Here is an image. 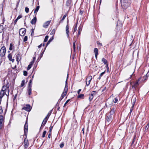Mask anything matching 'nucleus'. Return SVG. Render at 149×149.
Listing matches in <instances>:
<instances>
[{
  "mask_svg": "<svg viewBox=\"0 0 149 149\" xmlns=\"http://www.w3.org/2000/svg\"><path fill=\"white\" fill-rule=\"evenodd\" d=\"M121 5L123 8L126 9L130 5L128 0H120Z\"/></svg>",
  "mask_w": 149,
  "mask_h": 149,
  "instance_id": "obj_1",
  "label": "nucleus"
},
{
  "mask_svg": "<svg viewBox=\"0 0 149 149\" xmlns=\"http://www.w3.org/2000/svg\"><path fill=\"white\" fill-rule=\"evenodd\" d=\"M110 113H107L106 114V124H109L112 120V114Z\"/></svg>",
  "mask_w": 149,
  "mask_h": 149,
  "instance_id": "obj_2",
  "label": "nucleus"
},
{
  "mask_svg": "<svg viewBox=\"0 0 149 149\" xmlns=\"http://www.w3.org/2000/svg\"><path fill=\"white\" fill-rule=\"evenodd\" d=\"M67 83V79L65 81V88L64 89V92L61 95V99H62L66 95L68 90V86H67L66 84Z\"/></svg>",
  "mask_w": 149,
  "mask_h": 149,
  "instance_id": "obj_3",
  "label": "nucleus"
},
{
  "mask_svg": "<svg viewBox=\"0 0 149 149\" xmlns=\"http://www.w3.org/2000/svg\"><path fill=\"white\" fill-rule=\"evenodd\" d=\"M6 52V49L5 46H3L0 50V56L3 57L5 56Z\"/></svg>",
  "mask_w": 149,
  "mask_h": 149,
  "instance_id": "obj_4",
  "label": "nucleus"
},
{
  "mask_svg": "<svg viewBox=\"0 0 149 149\" xmlns=\"http://www.w3.org/2000/svg\"><path fill=\"white\" fill-rule=\"evenodd\" d=\"M31 107L29 104H26L22 108V109L25 110V111L29 112L31 110Z\"/></svg>",
  "mask_w": 149,
  "mask_h": 149,
  "instance_id": "obj_5",
  "label": "nucleus"
},
{
  "mask_svg": "<svg viewBox=\"0 0 149 149\" xmlns=\"http://www.w3.org/2000/svg\"><path fill=\"white\" fill-rule=\"evenodd\" d=\"M26 30L25 29L22 28L19 30V34L21 36H24L26 33Z\"/></svg>",
  "mask_w": 149,
  "mask_h": 149,
  "instance_id": "obj_6",
  "label": "nucleus"
},
{
  "mask_svg": "<svg viewBox=\"0 0 149 149\" xmlns=\"http://www.w3.org/2000/svg\"><path fill=\"white\" fill-rule=\"evenodd\" d=\"M92 78V76H91L88 77L86 79V84L87 86L89 85L91 80Z\"/></svg>",
  "mask_w": 149,
  "mask_h": 149,
  "instance_id": "obj_7",
  "label": "nucleus"
},
{
  "mask_svg": "<svg viewBox=\"0 0 149 149\" xmlns=\"http://www.w3.org/2000/svg\"><path fill=\"white\" fill-rule=\"evenodd\" d=\"M28 123H27V121L26 120V123L24 125V134L26 135V132L27 133L28 132Z\"/></svg>",
  "mask_w": 149,
  "mask_h": 149,
  "instance_id": "obj_8",
  "label": "nucleus"
},
{
  "mask_svg": "<svg viewBox=\"0 0 149 149\" xmlns=\"http://www.w3.org/2000/svg\"><path fill=\"white\" fill-rule=\"evenodd\" d=\"M51 21V20H50L45 22L43 25V27L45 28H47L48 26L49 25Z\"/></svg>",
  "mask_w": 149,
  "mask_h": 149,
  "instance_id": "obj_9",
  "label": "nucleus"
},
{
  "mask_svg": "<svg viewBox=\"0 0 149 149\" xmlns=\"http://www.w3.org/2000/svg\"><path fill=\"white\" fill-rule=\"evenodd\" d=\"M24 147L25 148H27L29 146V141L27 139H26V138H25L24 139Z\"/></svg>",
  "mask_w": 149,
  "mask_h": 149,
  "instance_id": "obj_10",
  "label": "nucleus"
},
{
  "mask_svg": "<svg viewBox=\"0 0 149 149\" xmlns=\"http://www.w3.org/2000/svg\"><path fill=\"white\" fill-rule=\"evenodd\" d=\"M16 58L17 61L19 62L20 60L21 57L20 54H17L16 55Z\"/></svg>",
  "mask_w": 149,
  "mask_h": 149,
  "instance_id": "obj_11",
  "label": "nucleus"
},
{
  "mask_svg": "<svg viewBox=\"0 0 149 149\" xmlns=\"http://www.w3.org/2000/svg\"><path fill=\"white\" fill-rule=\"evenodd\" d=\"M48 119L47 118V117H46L44 119L42 122V125L45 126L46 123H47Z\"/></svg>",
  "mask_w": 149,
  "mask_h": 149,
  "instance_id": "obj_12",
  "label": "nucleus"
},
{
  "mask_svg": "<svg viewBox=\"0 0 149 149\" xmlns=\"http://www.w3.org/2000/svg\"><path fill=\"white\" fill-rule=\"evenodd\" d=\"M37 21V18L36 16H35L34 18L32 20L31 23L32 24H35Z\"/></svg>",
  "mask_w": 149,
  "mask_h": 149,
  "instance_id": "obj_13",
  "label": "nucleus"
},
{
  "mask_svg": "<svg viewBox=\"0 0 149 149\" xmlns=\"http://www.w3.org/2000/svg\"><path fill=\"white\" fill-rule=\"evenodd\" d=\"M8 57L10 61H11L12 62H14V59L12 58V56L11 54H8Z\"/></svg>",
  "mask_w": 149,
  "mask_h": 149,
  "instance_id": "obj_14",
  "label": "nucleus"
},
{
  "mask_svg": "<svg viewBox=\"0 0 149 149\" xmlns=\"http://www.w3.org/2000/svg\"><path fill=\"white\" fill-rule=\"evenodd\" d=\"M139 85L138 81H136L134 83V85L132 86V87H134L135 88H137Z\"/></svg>",
  "mask_w": 149,
  "mask_h": 149,
  "instance_id": "obj_15",
  "label": "nucleus"
},
{
  "mask_svg": "<svg viewBox=\"0 0 149 149\" xmlns=\"http://www.w3.org/2000/svg\"><path fill=\"white\" fill-rule=\"evenodd\" d=\"M149 77V70L146 74V75L143 77L144 79V81H146L147 80V78Z\"/></svg>",
  "mask_w": 149,
  "mask_h": 149,
  "instance_id": "obj_16",
  "label": "nucleus"
},
{
  "mask_svg": "<svg viewBox=\"0 0 149 149\" xmlns=\"http://www.w3.org/2000/svg\"><path fill=\"white\" fill-rule=\"evenodd\" d=\"M82 30V28L81 26H79L78 28V31L77 35V37L80 34Z\"/></svg>",
  "mask_w": 149,
  "mask_h": 149,
  "instance_id": "obj_17",
  "label": "nucleus"
},
{
  "mask_svg": "<svg viewBox=\"0 0 149 149\" xmlns=\"http://www.w3.org/2000/svg\"><path fill=\"white\" fill-rule=\"evenodd\" d=\"M72 3V0H68L67 1L66 5L68 6H69Z\"/></svg>",
  "mask_w": 149,
  "mask_h": 149,
  "instance_id": "obj_18",
  "label": "nucleus"
},
{
  "mask_svg": "<svg viewBox=\"0 0 149 149\" xmlns=\"http://www.w3.org/2000/svg\"><path fill=\"white\" fill-rule=\"evenodd\" d=\"M54 39V37L53 36H52V38H50L49 40V41H48V42H47V44H46V47L48 46V45L49 44V43H50V42L52 41V40Z\"/></svg>",
  "mask_w": 149,
  "mask_h": 149,
  "instance_id": "obj_19",
  "label": "nucleus"
},
{
  "mask_svg": "<svg viewBox=\"0 0 149 149\" xmlns=\"http://www.w3.org/2000/svg\"><path fill=\"white\" fill-rule=\"evenodd\" d=\"M5 92L3 91H1L0 92V97H2L4 95Z\"/></svg>",
  "mask_w": 149,
  "mask_h": 149,
  "instance_id": "obj_20",
  "label": "nucleus"
},
{
  "mask_svg": "<svg viewBox=\"0 0 149 149\" xmlns=\"http://www.w3.org/2000/svg\"><path fill=\"white\" fill-rule=\"evenodd\" d=\"M40 8V6H38L36 7V8L34 10V13H36V15L38 11Z\"/></svg>",
  "mask_w": 149,
  "mask_h": 149,
  "instance_id": "obj_21",
  "label": "nucleus"
},
{
  "mask_svg": "<svg viewBox=\"0 0 149 149\" xmlns=\"http://www.w3.org/2000/svg\"><path fill=\"white\" fill-rule=\"evenodd\" d=\"M3 6L1 4L0 5V15L2 14L3 10Z\"/></svg>",
  "mask_w": 149,
  "mask_h": 149,
  "instance_id": "obj_22",
  "label": "nucleus"
},
{
  "mask_svg": "<svg viewBox=\"0 0 149 149\" xmlns=\"http://www.w3.org/2000/svg\"><path fill=\"white\" fill-rule=\"evenodd\" d=\"M56 29H53L50 33V34L54 35L55 33Z\"/></svg>",
  "mask_w": 149,
  "mask_h": 149,
  "instance_id": "obj_23",
  "label": "nucleus"
},
{
  "mask_svg": "<svg viewBox=\"0 0 149 149\" xmlns=\"http://www.w3.org/2000/svg\"><path fill=\"white\" fill-rule=\"evenodd\" d=\"M84 94H81L79 95H78L77 97L78 98H81L82 99L84 98Z\"/></svg>",
  "mask_w": 149,
  "mask_h": 149,
  "instance_id": "obj_24",
  "label": "nucleus"
},
{
  "mask_svg": "<svg viewBox=\"0 0 149 149\" xmlns=\"http://www.w3.org/2000/svg\"><path fill=\"white\" fill-rule=\"evenodd\" d=\"M94 52L95 53V54H98V49L97 48H95L94 49Z\"/></svg>",
  "mask_w": 149,
  "mask_h": 149,
  "instance_id": "obj_25",
  "label": "nucleus"
},
{
  "mask_svg": "<svg viewBox=\"0 0 149 149\" xmlns=\"http://www.w3.org/2000/svg\"><path fill=\"white\" fill-rule=\"evenodd\" d=\"M102 61L105 64H107V60L105 59L104 58H103L102 59Z\"/></svg>",
  "mask_w": 149,
  "mask_h": 149,
  "instance_id": "obj_26",
  "label": "nucleus"
},
{
  "mask_svg": "<svg viewBox=\"0 0 149 149\" xmlns=\"http://www.w3.org/2000/svg\"><path fill=\"white\" fill-rule=\"evenodd\" d=\"M66 32L68 38H69V29H66Z\"/></svg>",
  "mask_w": 149,
  "mask_h": 149,
  "instance_id": "obj_27",
  "label": "nucleus"
},
{
  "mask_svg": "<svg viewBox=\"0 0 149 149\" xmlns=\"http://www.w3.org/2000/svg\"><path fill=\"white\" fill-rule=\"evenodd\" d=\"M48 38L49 36H46L44 39V42H46L47 41Z\"/></svg>",
  "mask_w": 149,
  "mask_h": 149,
  "instance_id": "obj_28",
  "label": "nucleus"
},
{
  "mask_svg": "<svg viewBox=\"0 0 149 149\" xmlns=\"http://www.w3.org/2000/svg\"><path fill=\"white\" fill-rule=\"evenodd\" d=\"M28 93L29 95H30L31 93V89H28Z\"/></svg>",
  "mask_w": 149,
  "mask_h": 149,
  "instance_id": "obj_29",
  "label": "nucleus"
},
{
  "mask_svg": "<svg viewBox=\"0 0 149 149\" xmlns=\"http://www.w3.org/2000/svg\"><path fill=\"white\" fill-rule=\"evenodd\" d=\"M46 132H47L45 130L43 132V133H42V137L43 138H44L45 137V135L46 133Z\"/></svg>",
  "mask_w": 149,
  "mask_h": 149,
  "instance_id": "obj_30",
  "label": "nucleus"
},
{
  "mask_svg": "<svg viewBox=\"0 0 149 149\" xmlns=\"http://www.w3.org/2000/svg\"><path fill=\"white\" fill-rule=\"evenodd\" d=\"M116 111V107L112 108L110 112H115Z\"/></svg>",
  "mask_w": 149,
  "mask_h": 149,
  "instance_id": "obj_31",
  "label": "nucleus"
},
{
  "mask_svg": "<svg viewBox=\"0 0 149 149\" xmlns=\"http://www.w3.org/2000/svg\"><path fill=\"white\" fill-rule=\"evenodd\" d=\"M3 29V26L2 25H0V33H1Z\"/></svg>",
  "mask_w": 149,
  "mask_h": 149,
  "instance_id": "obj_32",
  "label": "nucleus"
},
{
  "mask_svg": "<svg viewBox=\"0 0 149 149\" xmlns=\"http://www.w3.org/2000/svg\"><path fill=\"white\" fill-rule=\"evenodd\" d=\"M24 84H25V80H23L22 81L21 87H22V86H23L24 85Z\"/></svg>",
  "mask_w": 149,
  "mask_h": 149,
  "instance_id": "obj_33",
  "label": "nucleus"
},
{
  "mask_svg": "<svg viewBox=\"0 0 149 149\" xmlns=\"http://www.w3.org/2000/svg\"><path fill=\"white\" fill-rule=\"evenodd\" d=\"M13 45L12 43H10V47H9V50H11L13 49Z\"/></svg>",
  "mask_w": 149,
  "mask_h": 149,
  "instance_id": "obj_34",
  "label": "nucleus"
},
{
  "mask_svg": "<svg viewBox=\"0 0 149 149\" xmlns=\"http://www.w3.org/2000/svg\"><path fill=\"white\" fill-rule=\"evenodd\" d=\"M93 96L91 94L90 95L89 97V100H90V101H91L93 99Z\"/></svg>",
  "mask_w": 149,
  "mask_h": 149,
  "instance_id": "obj_35",
  "label": "nucleus"
},
{
  "mask_svg": "<svg viewBox=\"0 0 149 149\" xmlns=\"http://www.w3.org/2000/svg\"><path fill=\"white\" fill-rule=\"evenodd\" d=\"M3 122H0V129H1L3 127Z\"/></svg>",
  "mask_w": 149,
  "mask_h": 149,
  "instance_id": "obj_36",
  "label": "nucleus"
},
{
  "mask_svg": "<svg viewBox=\"0 0 149 149\" xmlns=\"http://www.w3.org/2000/svg\"><path fill=\"white\" fill-rule=\"evenodd\" d=\"M25 11L26 13H29V8L28 7H25Z\"/></svg>",
  "mask_w": 149,
  "mask_h": 149,
  "instance_id": "obj_37",
  "label": "nucleus"
},
{
  "mask_svg": "<svg viewBox=\"0 0 149 149\" xmlns=\"http://www.w3.org/2000/svg\"><path fill=\"white\" fill-rule=\"evenodd\" d=\"M3 117L2 115L0 116V122H3Z\"/></svg>",
  "mask_w": 149,
  "mask_h": 149,
  "instance_id": "obj_38",
  "label": "nucleus"
},
{
  "mask_svg": "<svg viewBox=\"0 0 149 149\" xmlns=\"http://www.w3.org/2000/svg\"><path fill=\"white\" fill-rule=\"evenodd\" d=\"M27 39H28V37H27V36H25L24 39V40H23V41L24 42H26L27 41Z\"/></svg>",
  "mask_w": 149,
  "mask_h": 149,
  "instance_id": "obj_39",
  "label": "nucleus"
},
{
  "mask_svg": "<svg viewBox=\"0 0 149 149\" xmlns=\"http://www.w3.org/2000/svg\"><path fill=\"white\" fill-rule=\"evenodd\" d=\"M6 87L5 86H3L2 87V88L1 91H4V90H5L6 89Z\"/></svg>",
  "mask_w": 149,
  "mask_h": 149,
  "instance_id": "obj_40",
  "label": "nucleus"
},
{
  "mask_svg": "<svg viewBox=\"0 0 149 149\" xmlns=\"http://www.w3.org/2000/svg\"><path fill=\"white\" fill-rule=\"evenodd\" d=\"M64 146V143L62 142L60 145V147L61 148H62Z\"/></svg>",
  "mask_w": 149,
  "mask_h": 149,
  "instance_id": "obj_41",
  "label": "nucleus"
},
{
  "mask_svg": "<svg viewBox=\"0 0 149 149\" xmlns=\"http://www.w3.org/2000/svg\"><path fill=\"white\" fill-rule=\"evenodd\" d=\"M32 66L31 64H29L28 66L27 69V70H29L31 68Z\"/></svg>",
  "mask_w": 149,
  "mask_h": 149,
  "instance_id": "obj_42",
  "label": "nucleus"
},
{
  "mask_svg": "<svg viewBox=\"0 0 149 149\" xmlns=\"http://www.w3.org/2000/svg\"><path fill=\"white\" fill-rule=\"evenodd\" d=\"M23 74L24 76H27V72L26 71H24L23 72Z\"/></svg>",
  "mask_w": 149,
  "mask_h": 149,
  "instance_id": "obj_43",
  "label": "nucleus"
},
{
  "mask_svg": "<svg viewBox=\"0 0 149 149\" xmlns=\"http://www.w3.org/2000/svg\"><path fill=\"white\" fill-rule=\"evenodd\" d=\"M96 93H97L95 91H93L92 92V93L91 94L93 96V95H95Z\"/></svg>",
  "mask_w": 149,
  "mask_h": 149,
  "instance_id": "obj_44",
  "label": "nucleus"
},
{
  "mask_svg": "<svg viewBox=\"0 0 149 149\" xmlns=\"http://www.w3.org/2000/svg\"><path fill=\"white\" fill-rule=\"evenodd\" d=\"M75 43H76V41H75L73 43V47L74 49V50L75 49Z\"/></svg>",
  "mask_w": 149,
  "mask_h": 149,
  "instance_id": "obj_45",
  "label": "nucleus"
},
{
  "mask_svg": "<svg viewBox=\"0 0 149 149\" xmlns=\"http://www.w3.org/2000/svg\"><path fill=\"white\" fill-rule=\"evenodd\" d=\"M149 128V123H148L146 127L145 130H148Z\"/></svg>",
  "mask_w": 149,
  "mask_h": 149,
  "instance_id": "obj_46",
  "label": "nucleus"
},
{
  "mask_svg": "<svg viewBox=\"0 0 149 149\" xmlns=\"http://www.w3.org/2000/svg\"><path fill=\"white\" fill-rule=\"evenodd\" d=\"M51 112H49L47 115V116L46 117H47V118L48 119V118H49L50 116V115L51 114Z\"/></svg>",
  "mask_w": 149,
  "mask_h": 149,
  "instance_id": "obj_47",
  "label": "nucleus"
},
{
  "mask_svg": "<svg viewBox=\"0 0 149 149\" xmlns=\"http://www.w3.org/2000/svg\"><path fill=\"white\" fill-rule=\"evenodd\" d=\"M22 16L21 15H19L18 17H17V19H19L21 18H22Z\"/></svg>",
  "mask_w": 149,
  "mask_h": 149,
  "instance_id": "obj_48",
  "label": "nucleus"
},
{
  "mask_svg": "<svg viewBox=\"0 0 149 149\" xmlns=\"http://www.w3.org/2000/svg\"><path fill=\"white\" fill-rule=\"evenodd\" d=\"M66 14H65V15H64V16H63L62 18V20H64L65 17H66Z\"/></svg>",
  "mask_w": 149,
  "mask_h": 149,
  "instance_id": "obj_49",
  "label": "nucleus"
},
{
  "mask_svg": "<svg viewBox=\"0 0 149 149\" xmlns=\"http://www.w3.org/2000/svg\"><path fill=\"white\" fill-rule=\"evenodd\" d=\"M52 128H53V127L52 126V127H50L49 128V132H51L52 131Z\"/></svg>",
  "mask_w": 149,
  "mask_h": 149,
  "instance_id": "obj_50",
  "label": "nucleus"
},
{
  "mask_svg": "<svg viewBox=\"0 0 149 149\" xmlns=\"http://www.w3.org/2000/svg\"><path fill=\"white\" fill-rule=\"evenodd\" d=\"M31 85H28V89H31Z\"/></svg>",
  "mask_w": 149,
  "mask_h": 149,
  "instance_id": "obj_51",
  "label": "nucleus"
},
{
  "mask_svg": "<svg viewBox=\"0 0 149 149\" xmlns=\"http://www.w3.org/2000/svg\"><path fill=\"white\" fill-rule=\"evenodd\" d=\"M104 73H105V72H103L101 73L100 74V77H101L103 75V74Z\"/></svg>",
  "mask_w": 149,
  "mask_h": 149,
  "instance_id": "obj_52",
  "label": "nucleus"
},
{
  "mask_svg": "<svg viewBox=\"0 0 149 149\" xmlns=\"http://www.w3.org/2000/svg\"><path fill=\"white\" fill-rule=\"evenodd\" d=\"M97 44L101 46H102V44L101 43H100L99 41L97 42Z\"/></svg>",
  "mask_w": 149,
  "mask_h": 149,
  "instance_id": "obj_53",
  "label": "nucleus"
},
{
  "mask_svg": "<svg viewBox=\"0 0 149 149\" xmlns=\"http://www.w3.org/2000/svg\"><path fill=\"white\" fill-rule=\"evenodd\" d=\"M66 29H69V26L68 24H67L66 26Z\"/></svg>",
  "mask_w": 149,
  "mask_h": 149,
  "instance_id": "obj_54",
  "label": "nucleus"
},
{
  "mask_svg": "<svg viewBox=\"0 0 149 149\" xmlns=\"http://www.w3.org/2000/svg\"><path fill=\"white\" fill-rule=\"evenodd\" d=\"M63 20H62V19H61V20L60 21V22H59V24H58V25H57V26H58L59 25H60V23H62V22H63Z\"/></svg>",
  "mask_w": 149,
  "mask_h": 149,
  "instance_id": "obj_55",
  "label": "nucleus"
},
{
  "mask_svg": "<svg viewBox=\"0 0 149 149\" xmlns=\"http://www.w3.org/2000/svg\"><path fill=\"white\" fill-rule=\"evenodd\" d=\"M70 100H67L64 104V106L66 105V104L69 102Z\"/></svg>",
  "mask_w": 149,
  "mask_h": 149,
  "instance_id": "obj_56",
  "label": "nucleus"
},
{
  "mask_svg": "<svg viewBox=\"0 0 149 149\" xmlns=\"http://www.w3.org/2000/svg\"><path fill=\"white\" fill-rule=\"evenodd\" d=\"M44 126L42 125V124H41V127H40V130H41V129H42L43 128V127H44Z\"/></svg>",
  "mask_w": 149,
  "mask_h": 149,
  "instance_id": "obj_57",
  "label": "nucleus"
},
{
  "mask_svg": "<svg viewBox=\"0 0 149 149\" xmlns=\"http://www.w3.org/2000/svg\"><path fill=\"white\" fill-rule=\"evenodd\" d=\"M118 99L116 98L115 99V101H114V103H116L117 101H118Z\"/></svg>",
  "mask_w": 149,
  "mask_h": 149,
  "instance_id": "obj_58",
  "label": "nucleus"
},
{
  "mask_svg": "<svg viewBox=\"0 0 149 149\" xmlns=\"http://www.w3.org/2000/svg\"><path fill=\"white\" fill-rule=\"evenodd\" d=\"M0 112H3L2 108L1 107H0Z\"/></svg>",
  "mask_w": 149,
  "mask_h": 149,
  "instance_id": "obj_59",
  "label": "nucleus"
},
{
  "mask_svg": "<svg viewBox=\"0 0 149 149\" xmlns=\"http://www.w3.org/2000/svg\"><path fill=\"white\" fill-rule=\"evenodd\" d=\"M81 91V89H79V90L77 92V93H78V94H79V93H80V92Z\"/></svg>",
  "mask_w": 149,
  "mask_h": 149,
  "instance_id": "obj_60",
  "label": "nucleus"
},
{
  "mask_svg": "<svg viewBox=\"0 0 149 149\" xmlns=\"http://www.w3.org/2000/svg\"><path fill=\"white\" fill-rule=\"evenodd\" d=\"M18 20V19H16L15 21H14V23H15V24L17 22V20Z\"/></svg>",
  "mask_w": 149,
  "mask_h": 149,
  "instance_id": "obj_61",
  "label": "nucleus"
},
{
  "mask_svg": "<svg viewBox=\"0 0 149 149\" xmlns=\"http://www.w3.org/2000/svg\"><path fill=\"white\" fill-rule=\"evenodd\" d=\"M77 29L76 28V27L74 28V32H75V31H77Z\"/></svg>",
  "mask_w": 149,
  "mask_h": 149,
  "instance_id": "obj_62",
  "label": "nucleus"
},
{
  "mask_svg": "<svg viewBox=\"0 0 149 149\" xmlns=\"http://www.w3.org/2000/svg\"><path fill=\"white\" fill-rule=\"evenodd\" d=\"M80 13L81 15H82V14H83V11H81V10H80Z\"/></svg>",
  "mask_w": 149,
  "mask_h": 149,
  "instance_id": "obj_63",
  "label": "nucleus"
},
{
  "mask_svg": "<svg viewBox=\"0 0 149 149\" xmlns=\"http://www.w3.org/2000/svg\"><path fill=\"white\" fill-rule=\"evenodd\" d=\"M134 104H135V102H134L133 103H132V108H133V107L134 105Z\"/></svg>",
  "mask_w": 149,
  "mask_h": 149,
  "instance_id": "obj_64",
  "label": "nucleus"
}]
</instances>
